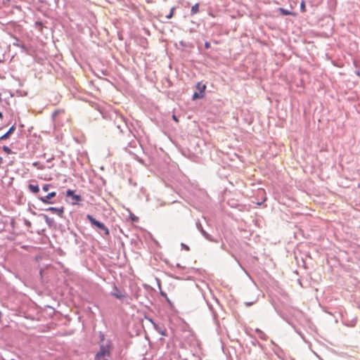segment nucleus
Instances as JSON below:
<instances>
[{
  "label": "nucleus",
  "mask_w": 360,
  "mask_h": 360,
  "mask_svg": "<svg viewBox=\"0 0 360 360\" xmlns=\"http://www.w3.org/2000/svg\"><path fill=\"white\" fill-rule=\"evenodd\" d=\"M99 349L95 355V360H109L111 356L112 344L110 340H105V335L100 333Z\"/></svg>",
  "instance_id": "1"
},
{
  "label": "nucleus",
  "mask_w": 360,
  "mask_h": 360,
  "mask_svg": "<svg viewBox=\"0 0 360 360\" xmlns=\"http://www.w3.org/2000/svg\"><path fill=\"white\" fill-rule=\"evenodd\" d=\"M87 219L90 221L92 226H95L97 228L103 230L104 231L105 235L108 236L109 235V230L105 226L104 224L97 221L95 218L93 217V216L88 214L86 216Z\"/></svg>",
  "instance_id": "2"
},
{
  "label": "nucleus",
  "mask_w": 360,
  "mask_h": 360,
  "mask_svg": "<svg viewBox=\"0 0 360 360\" xmlns=\"http://www.w3.org/2000/svg\"><path fill=\"white\" fill-rule=\"evenodd\" d=\"M66 196L71 198V203L72 205H77L79 202L82 200L81 195L75 194V192L72 190H68L66 191Z\"/></svg>",
  "instance_id": "3"
},
{
  "label": "nucleus",
  "mask_w": 360,
  "mask_h": 360,
  "mask_svg": "<svg viewBox=\"0 0 360 360\" xmlns=\"http://www.w3.org/2000/svg\"><path fill=\"white\" fill-rule=\"evenodd\" d=\"M56 195V193L55 191L51 192L48 193L45 197H39V199L40 201L45 204H50L49 201L51 198H54Z\"/></svg>",
  "instance_id": "4"
},
{
  "label": "nucleus",
  "mask_w": 360,
  "mask_h": 360,
  "mask_svg": "<svg viewBox=\"0 0 360 360\" xmlns=\"http://www.w3.org/2000/svg\"><path fill=\"white\" fill-rule=\"evenodd\" d=\"M48 211H50L53 213H56L57 214L61 216L63 213V207L58 208V207H51L47 209Z\"/></svg>",
  "instance_id": "5"
},
{
  "label": "nucleus",
  "mask_w": 360,
  "mask_h": 360,
  "mask_svg": "<svg viewBox=\"0 0 360 360\" xmlns=\"http://www.w3.org/2000/svg\"><path fill=\"white\" fill-rule=\"evenodd\" d=\"M14 130H15V127L12 126L5 134H4L3 136H1L0 137V140H4V139H8L9 137V136L13 132Z\"/></svg>",
  "instance_id": "6"
},
{
  "label": "nucleus",
  "mask_w": 360,
  "mask_h": 360,
  "mask_svg": "<svg viewBox=\"0 0 360 360\" xmlns=\"http://www.w3.org/2000/svg\"><path fill=\"white\" fill-rule=\"evenodd\" d=\"M28 188L29 190L34 193H37L39 191V186L38 185H33V184H30L28 186Z\"/></svg>",
  "instance_id": "7"
},
{
  "label": "nucleus",
  "mask_w": 360,
  "mask_h": 360,
  "mask_svg": "<svg viewBox=\"0 0 360 360\" xmlns=\"http://www.w3.org/2000/svg\"><path fill=\"white\" fill-rule=\"evenodd\" d=\"M196 88L202 94H203V92L205 91V90L206 89V86H205V84L199 82L197 84Z\"/></svg>",
  "instance_id": "8"
},
{
  "label": "nucleus",
  "mask_w": 360,
  "mask_h": 360,
  "mask_svg": "<svg viewBox=\"0 0 360 360\" xmlns=\"http://www.w3.org/2000/svg\"><path fill=\"white\" fill-rule=\"evenodd\" d=\"M198 11H199V4H195L191 8V15L196 14L197 13H198Z\"/></svg>",
  "instance_id": "9"
},
{
  "label": "nucleus",
  "mask_w": 360,
  "mask_h": 360,
  "mask_svg": "<svg viewBox=\"0 0 360 360\" xmlns=\"http://www.w3.org/2000/svg\"><path fill=\"white\" fill-rule=\"evenodd\" d=\"M32 165L34 167H37L38 169H44V166L39 162H33Z\"/></svg>",
  "instance_id": "10"
},
{
  "label": "nucleus",
  "mask_w": 360,
  "mask_h": 360,
  "mask_svg": "<svg viewBox=\"0 0 360 360\" xmlns=\"http://www.w3.org/2000/svg\"><path fill=\"white\" fill-rule=\"evenodd\" d=\"M279 11L281 12V13L282 15H291L292 14L291 12H290L289 11L285 10V9H284L283 8H279Z\"/></svg>",
  "instance_id": "11"
},
{
  "label": "nucleus",
  "mask_w": 360,
  "mask_h": 360,
  "mask_svg": "<svg viewBox=\"0 0 360 360\" xmlns=\"http://www.w3.org/2000/svg\"><path fill=\"white\" fill-rule=\"evenodd\" d=\"M203 96H204V95H203V94H202L201 93H200V94H198V93H197V92H195V93L193 94V100H195V99H197V98H202V97H203Z\"/></svg>",
  "instance_id": "12"
},
{
  "label": "nucleus",
  "mask_w": 360,
  "mask_h": 360,
  "mask_svg": "<svg viewBox=\"0 0 360 360\" xmlns=\"http://www.w3.org/2000/svg\"><path fill=\"white\" fill-rule=\"evenodd\" d=\"M174 8H172L171 9V11H170V12H169V15H167L166 16V18H167V19H170V18H172V16H173V15H174Z\"/></svg>",
  "instance_id": "13"
},
{
  "label": "nucleus",
  "mask_w": 360,
  "mask_h": 360,
  "mask_svg": "<svg viewBox=\"0 0 360 360\" xmlns=\"http://www.w3.org/2000/svg\"><path fill=\"white\" fill-rule=\"evenodd\" d=\"M300 9L302 12H305L306 11L305 2L304 1L301 3Z\"/></svg>",
  "instance_id": "14"
},
{
  "label": "nucleus",
  "mask_w": 360,
  "mask_h": 360,
  "mask_svg": "<svg viewBox=\"0 0 360 360\" xmlns=\"http://www.w3.org/2000/svg\"><path fill=\"white\" fill-rule=\"evenodd\" d=\"M50 186H51L50 184H45L43 186L42 189L44 191L47 192L49 191Z\"/></svg>",
  "instance_id": "15"
},
{
  "label": "nucleus",
  "mask_w": 360,
  "mask_h": 360,
  "mask_svg": "<svg viewBox=\"0 0 360 360\" xmlns=\"http://www.w3.org/2000/svg\"><path fill=\"white\" fill-rule=\"evenodd\" d=\"M3 149L8 154H10L11 153V150L8 146H4Z\"/></svg>",
  "instance_id": "16"
},
{
  "label": "nucleus",
  "mask_w": 360,
  "mask_h": 360,
  "mask_svg": "<svg viewBox=\"0 0 360 360\" xmlns=\"http://www.w3.org/2000/svg\"><path fill=\"white\" fill-rule=\"evenodd\" d=\"M255 302H256V300L252 301V302H246L245 303V306H247V307H250V306L252 305Z\"/></svg>",
  "instance_id": "17"
},
{
  "label": "nucleus",
  "mask_w": 360,
  "mask_h": 360,
  "mask_svg": "<svg viewBox=\"0 0 360 360\" xmlns=\"http://www.w3.org/2000/svg\"><path fill=\"white\" fill-rule=\"evenodd\" d=\"M205 47L206 49H210V44L209 42H205Z\"/></svg>",
  "instance_id": "18"
},
{
  "label": "nucleus",
  "mask_w": 360,
  "mask_h": 360,
  "mask_svg": "<svg viewBox=\"0 0 360 360\" xmlns=\"http://www.w3.org/2000/svg\"><path fill=\"white\" fill-rule=\"evenodd\" d=\"M172 118L176 122H179V120L175 115H173Z\"/></svg>",
  "instance_id": "19"
},
{
  "label": "nucleus",
  "mask_w": 360,
  "mask_h": 360,
  "mask_svg": "<svg viewBox=\"0 0 360 360\" xmlns=\"http://www.w3.org/2000/svg\"><path fill=\"white\" fill-rule=\"evenodd\" d=\"M131 218L132 221H134L138 220V217L136 216H131Z\"/></svg>",
  "instance_id": "20"
},
{
  "label": "nucleus",
  "mask_w": 360,
  "mask_h": 360,
  "mask_svg": "<svg viewBox=\"0 0 360 360\" xmlns=\"http://www.w3.org/2000/svg\"><path fill=\"white\" fill-rule=\"evenodd\" d=\"M3 118V114L1 112H0V119H2Z\"/></svg>",
  "instance_id": "21"
},
{
  "label": "nucleus",
  "mask_w": 360,
  "mask_h": 360,
  "mask_svg": "<svg viewBox=\"0 0 360 360\" xmlns=\"http://www.w3.org/2000/svg\"><path fill=\"white\" fill-rule=\"evenodd\" d=\"M2 161H3V159H2V158L0 157V164H1Z\"/></svg>",
  "instance_id": "22"
}]
</instances>
